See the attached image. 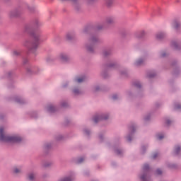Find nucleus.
<instances>
[{
  "mask_svg": "<svg viewBox=\"0 0 181 181\" xmlns=\"http://www.w3.org/2000/svg\"><path fill=\"white\" fill-rule=\"evenodd\" d=\"M0 141H3V142H21L22 138L18 136H5L4 134V128L0 127Z\"/></svg>",
  "mask_w": 181,
  "mask_h": 181,
  "instance_id": "nucleus-1",
  "label": "nucleus"
},
{
  "mask_svg": "<svg viewBox=\"0 0 181 181\" xmlns=\"http://www.w3.org/2000/svg\"><path fill=\"white\" fill-rule=\"evenodd\" d=\"M33 39L34 40L33 42L30 44V49L33 50L35 49H37L39 46V40H40V35L36 33H33L32 34Z\"/></svg>",
  "mask_w": 181,
  "mask_h": 181,
  "instance_id": "nucleus-2",
  "label": "nucleus"
},
{
  "mask_svg": "<svg viewBox=\"0 0 181 181\" xmlns=\"http://www.w3.org/2000/svg\"><path fill=\"white\" fill-rule=\"evenodd\" d=\"M113 23H114V18L108 17L105 21V25H112Z\"/></svg>",
  "mask_w": 181,
  "mask_h": 181,
  "instance_id": "nucleus-3",
  "label": "nucleus"
},
{
  "mask_svg": "<svg viewBox=\"0 0 181 181\" xmlns=\"http://www.w3.org/2000/svg\"><path fill=\"white\" fill-rule=\"evenodd\" d=\"M59 59L62 62H67L69 60V57L65 54H61Z\"/></svg>",
  "mask_w": 181,
  "mask_h": 181,
  "instance_id": "nucleus-4",
  "label": "nucleus"
},
{
  "mask_svg": "<svg viewBox=\"0 0 181 181\" xmlns=\"http://www.w3.org/2000/svg\"><path fill=\"white\" fill-rule=\"evenodd\" d=\"M36 177V174L31 173L28 174V180L30 181H34Z\"/></svg>",
  "mask_w": 181,
  "mask_h": 181,
  "instance_id": "nucleus-5",
  "label": "nucleus"
},
{
  "mask_svg": "<svg viewBox=\"0 0 181 181\" xmlns=\"http://www.w3.org/2000/svg\"><path fill=\"white\" fill-rule=\"evenodd\" d=\"M86 81V77L84 76L78 77L76 79V83H83V81Z\"/></svg>",
  "mask_w": 181,
  "mask_h": 181,
  "instance_id": "nucleus-6",
  "label": "nucleus"
},
{
  "mask_svg": "<svg viewBox=\"0 0 181 181\" xmlns=\"http://www.w3.org/2000/svg\"><path fill=\"white\" fill-rule=\"evenodd\" d=\"M100 119H107V117H95L93 118L94 122H98V121H100Z\"/></svg>",
  "mask_w": 181,
  "mask_h": 181,
  "instance_id": "nucleus-7",
  "label": "nucleus"
},
{
  "mask_svg": "<svg viewBox=\"0 0 181 181\" xmlns=\"http://www.w3.org/2000/svg\"><path fill=\"white\" fill-rule=\"evenodd\" d=\"M156 37H157V39H163V37H165V33H158L156 35Z\"/></svg>",
  "mask_w": 181,
  "mask_h": 181,
  "instance_id": "nucleus-8",
  "label": "nucleus"
},
{
  "mask_svg": "<svg viewBox=\"0 0 181 181\" xmlns=\"http://www.w3.org/2000/svg\"><path fill=\"white\" fill-rule=\"evenodd\" d=\"M71 180H73V178L71 177H66L64 178H62L59 181H71Z\"/></svg>",
  "mask_w": 181,
  "mask_h": 181,
  "instance_id": "nucleus-9",
  "label": "nucleus"
},
{
  "mask_svg": "<svg viewBox=\"0 0 181 181\" xmlns=\"http://www.w3.org/2000/svg\"><path fill=\"white\" fill-rule=\"evenodd\" d=\"M106 4L108 6H110V5L114 4V0H106Z\"/></svg>",
  "mask_w": 181,
  "mask_h": 181,
  "instance_id": "nucleus-10",
  "label": "nucleus"
},
{
  "mask_svg": "<svg viewBox=\"0 0 181 181\" xmlns=\"http://www.w3.org/2000/svg\"><path fill=\"white\" fill-rule=\"evenodd\" d=\"M144 63V60L142 59H139L138 61L136 62V66H141Z\"/></svg>",
  "mask_w": 181,
  "mask_h": 181,
  "instance_id": "nucleus-11",
  "label": "nucleus"
},
{
  "mask_svg": "<svg viewBox=\"0 0 181 181\" xmlns=\"http://www.w3.org/2000/svg\"><path fill=\"white\" fill-rule=\"evenodd\" d=\"M86 49L88 52H93L94 48L93 47V46H86Z\"/></svg>",
  "mask_w": 181,
  "mask_h": 181,
  "instance_id": "nucleus-12",
  "label": "nucleus"
},
{
  "mask_svg": "<svg viewBox=\"0 0 181 181\" xmlns=\"http://www.w3.org/2000/svg\"><path fill=\"white\" fill-rule=\"evenodd\" d=\"M98 40V39L97 37H93L90 40V43H95V42H97Z\"/></svg>",
  "mask_w": 181,
  "mask_h": 181,
  "instance_id": "nucleus-13",
  "label": "nucleus"
},
{
  "mask_svg": "<svg viewBox=\"0 0 181 181\" xmlns=\"http://www.w3.org/2000/svg\"><path fill=\"white\" fill-rule=\"evenodd\" d=\"M157 138L160 140L163 139V134H157Z\"/></svg>",
  "mask_w": 181,
  "mask_h": 181,
  "instance_id": "nucleus-14",
  "label": "nucleus"
},
{
  "mask_svg": "<svg viewBox=\"0 0 181 181\" xmlns=\"http://www.w3.org/2000/svg\"><path fill=\"white\" fill-rule=\"evenodd\" d=\"M180 151V147L177 146L175 148V153L177 154V153H179Z\"/></svg>",
  "mask_w": 181,
  "mask_h": 181,
  "instance_id": "nucleus-15",
  "label": "nucleus"
},
{
  "mask_svg": "<svg viewBox=\"0 0 181 181\" xmlns=\"http://www.w3.org/2000/svg\"><path fill=\"white\" fill-rule=\"evenodd\" d=\"M14 173H21V169L18 168H14Z\"/></svg>",
  "mask_w": 181,
  "mask_h": 181,
  "instance_id": "nucleus-16",
  "label": "nucleus"
},
{
  "mask_svg": "<svg viewBox=\"0 0 181 181\" xmlns=\"http://www.w3.org/2000/svg\"><path fill=\"white\" fill-rule=\"evenodd\" d=\"M144 170H146L147 169H149V165L148 164H145L143 167Z\"/></svg>",
  "mask_w": 181,
  "mask_h": 181,
  "instance_id": "nucleus-17",
  "label": "nucleus"
},
{
  "mask_svg": "<svg viewBox=\"0 0 181 181\" xmlns=\"http://www.w3.org/2000/svg\"><path fill=\"white\" fill-rule=\"evenodd\" d=\"M179 26H180V24L179 23H175L174 28L175 29H177V28H179Z\"/></svg>",
  "mask_w": 181,
  "mask_h": 181,
  "instance_id": "nucleus-18",
  "label": "nucleus"
},
{
  "mask_svg": "<svg viewBox=\"0 0 181 181\" xmlns=\"http://www.w3.org/2000/svg\"><path fill=\"white\" fill-rule=\"evenodd\" d=\"M74 94H80V90L78 89H74Z\"/></svg>",
  "mask_w": 181,
  "mask_h": 181,
  "instance_id": "nucleus-19",
  "label": "nucleus"
},
{
  "mask_svg": "<svg viewBox=\"0 0 181 181\" xmlns=\"http://www.w3.org/2000/svg\"><path fill=\"white\" fill-rule=\"evenodd\" d=\"M84 160V158H81L78 160V163H81Z\"/></svg>",
  "mask_w": 181,
  "mask_h": 181,
  "instance_id": "nucleus-20",
  "label": "nucleus"
},
{
  "mask_svg": "<svg viewBox=\"0 0 181 181\" xmlns=\"http://www.w3.org/2000/svg\"><path fill=\"white\" fill-rule=\"evenodd\" d=\"M156 173H157V175H161V174H162V170H156Z\"/></svg>",
  "mask_w": 181,
  "mask_h": 181,
  "instance_id": "nucleus-21",
  "label": "nucleus"
},
{
  "mask_svg": "<svg viewBox=\"0 0 181 181\" xmlns=\"http://www.w3.org/2000/svg\"><path fill=\"white\" fill-rule=\"evenodd\" d=\"M135 86L139 88L141 87V83H138L135 84Z\"/></svg>",
  "mask_w": 181,
  "mask_h": 181,
  "instance_id": "nucleus-22",
  "label": "nucleus"
},
{
  "mask_svg": "<svg viewBox=\"0 0 181 181\" xmlns=\"http://www.w3.org/2000/svg\"><path fill=\"white\" fill-rule=\"evenodd\" d=\"M158 156V153H154L153 155V159H156V158Z\"/></svg>",
  "mask_w": 181,
  "mask_h": 181,
  "instance_id": "nucleus-23",
  "label": "nucleus"
},
{
  "mask_svg": "<svg viewBox=\"0 0 181 181\" xmlns=\"http://www.w3.org/2000/svg\"><path fill=\"white\" fill-rule=\"evenodd\" d=\"M117 95H114L112 96L113 100H117Z\"/></svg>",
  "mask_w": 181,
  "mask_h": 181,
  "instance_id": "nucleus-24",
  "label": "nucleus"
},
{
  "mask_svg": "<svg viewBox=\"0 0 181 181\" xmlns=\"http://www.w3.org/2000/svg\"><path fill=\"white\" fill-rule=\"evenodd\" d=\"M141 180L145 181V175H142L141 177Z\"/></svg>",
  "mask_w": 181,
  "mask_h": 181,
  "instance_id": "nucleus-25",
  "label": "nucleus"
},
{
  "mask_svg": "<svg viewBox=\"0 0 181 181\" xmlns=\"http://www.w3.org/2000/svg\"><path fill=\"white\" fill-rule=\"evenodd\" d=\"M116 153H117V154L121 153V151H119V150H117V151H116Z\"/></svg>",
  "mask_w": 181,
  "mask_h": 181,
  "instance_id": "nucleus-26",
  "label": "nucleus"
},
{
  "mask_svg": "<svg viewBox=\"0 0 181 181\" xmlns=\"http://www.w3.org/2000/svg\"><path fill=\"white\" fill-rule=\"evenodd\" d=\"M53 107H49L48 110H49V111H53V109H52Z\"/></svg>",
  "mask_w": 181,
  "mask_h": 181,
  "instance_id": "nucleus-27",
  "label": "nucleus"
},
{
  "mask_svg": "<svg viewBox=\"0 0 181 181\" xmlns=\"http://www.w3.org/2000/svg\"><path fill=\"white\" fill-rule=\"evenodd\" d=\"M166 124H168L169 125V124H170V121L167 120Z\"/></svg>",
  "mask_w": 181,
  "mask_h": 181,
  "instance_id": "nucleus-28",
  "label": "nucleus"
},
{
  "mask_svg": "<svg viewBox=\"0 0 181 181\" xmlns=\"http://www.w3.org/2000/svg\"><path fill=\"white\" fill-rule=\"evenodd\" d=\"M25 46H27V47H29V45H28V42H25Z\"/></svg>",
  "mask_w": 181,
  "mask_h": 181,
  "instance_id": "nucleus-29",
  "label": "nucleus"
},
{
  "mask_svg": "<svg viewBox=\"0 0 181 181\" xmlns=\"http://www.w3.org/2000/svg\"><path fill=\"white\" fill-rule=\"evenodd\" d=\"M127 141H131V137H127Z\"/></svg>",
  "mask_w": 181,
  "mask_h": 181,
  "instance_id": "nucleus-30",
  "label": "nucleus"
},
{
  "mask_svg": "<svg viewBox=\"0 0 181 181\" xmlns=\"http://www.w3.org/2000/svg\"><path fill=\"white\" fill-rule=\"evenodd\" d=\"M67 39H71L70 37H69V35H66Z\"/></svg>",
  "mask_w": 181,
  "mask_h": 181,
  "instance_id": "nucleus-31",
  "label": "nucleus"
},
{
  "mask_svg": "<svg viewBox=\"0 0 181 181\" xmlns=\"http://www.w3.org/2000/svg\"><path fill=\"white\" fill-rule=\"evenodd\" d=\"M104 55H105V56H107V53H106V52H104Z\"/></svg>",
  "mask_w": 181,
  "mask_h": 181,
  "instance_id": "nucleus-32",
  "label": "nucleus"
},
{
  "mask_svg": "<svg viewBox=\"0 0 181 181\" xmlns=\"http://www.w3.org/2000/svg\"><path fill=\"white\" fill-rule=\"evenodd\" d=\"M132 131L134 132V127H132Z\"/></svg>",
  "mask_w": 181,
  "mask_h": 181,
  "instance_id": "nucleus-33",
  "label": "nucleus"
},
{
  "mask_svg": "<svg viewBox=\"0 0 181 181\" xmlns=\"http://www.w3.org/2000/svg\"><path fill=\"white\" fill-rule=\"evenodd\" d=\"M149 77H152V76H150Z\"/></svg>",
  "mask_w": 181,
  "mask_h": 181,
  "instance_id": "nucleus-34",
  "label": "nucleus"
},
{
  "mask_svg": "<svg viewBox=\"0 0 181 181\" xmlns=\"http://www.w3.org/2000/svg\"><path fill=\"white\" fill-rule=\"evenodd\" d=\"M177 108H180V107H177Z\"/></svg>",
  "mask_w": 181,
  "mask_h": 181,
  "instance_id": "nucleus-35",
  "label": "nucleus"
}]
</instances>
